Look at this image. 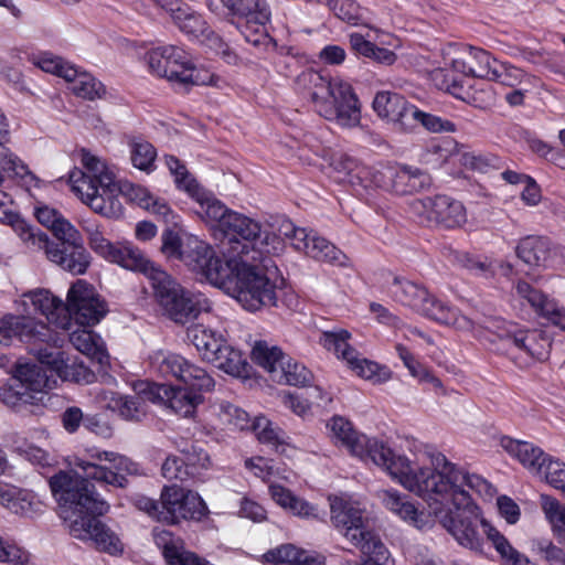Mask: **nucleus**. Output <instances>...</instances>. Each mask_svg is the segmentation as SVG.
I'll list each match as a JSON object with an SVG mask.
<instances>
[{
  "label": "nucleus",
  "mask_w": 565,
  "mask_h": 565,
  "mask_svg": "<svg viewBox=\"0 0 565 565\" xmlns=\"http://www.w3.org/2000/svg\"><path fill=\"white\" fill-rule=\"evenodd\" d=\"M68 466L70 470L52 476L49 484L70 534L83 542H92L99 552L121 555L124 543L119 535L96 519L109 510V504L89 480L125 488L128 482L125 475L135 473L136 463L118 452L92 447L83 455L70 457Z\"/></svg>",
  "instance_id": "1"
},
{
  "label": "nucleus",
  "mask_w": 565,
  "mask_h": 565,
  "mask_svg": "<svg viewBox=\"0 0 565 565\" xmlns=\"http://www.w3.org/2000/svg\"><path fill=\"white\" fill-rule=\"evenodd\" d=\"M469 490L484 500H491L495 494L494 487L483 477L455 463L445 489L446 495H443L440 503H435L436 524L463 548L482 553V534L490 542L489 530L497 529L484 519Z\"/></svg>",
  "instance_id": "2"
},
{
  "label": "nucleus",
  "mask_w": 565,
  "mask_h": 565,
  "mask_svg": "<svg viewBox=\"0 0 565 565\" xmlns=\"http://www.w3.org/2000/svg\"><path fill=\"white\" fill-rule=\"evenodd\" d=\"M425 458L420 468L409 472L413 478L411 487L398 484L422 498L426 508L409 494L394 488L381 489L376 492L381 504L390 513L422 532L431 531L436 525L435 503H440L443 495H446L445 489L455 465L443 452H431Z\"/></svg>",
  "instance_id": "3"
},
{
  "label": "nucleus",
  "mask_w": 565,
  "mask_h": 565,
  "mask_svg": "<svg viewBox=\"0 0 565 565\" xmlns=\"http://www.w3.org/2000/svg\"><path fill=\"white\" fill-rule=\"evenodd\" d=\"M271 256H256L254 250L250 257L230 258L227 263L218 257L206 281L231 295L247 311L276 307L284 278Z\"/></svg>",
  "instance_id": "4"
},
{
  "label": "nucleus",
  "mask_w": 565,
  "mask_h": 565,
  "mask_svg": "<svg viewBox=\"0 0 565 565\" xmlns=\"http://www.w3.org/2000/svg\"><path fill=\"white\" fill-rule=\"evenodd\" d=\"M18 310L23 316L6 315L0 319V344L9 345L13 339L20 341H54L45 323L31 316L40 313L55 327L70 330V316L65 313V302L50 290L36 288L23 292L15 300Z\"/></svg>",
  "instance_id": "5"
},
{
  "label": "nucleus",
  "mask_w": 565,
  "mask_h": 565,
  "mask_svg": "<svg viewBox=\"0 0 565 565\" xmlns=\"http://www.w3.org/2000/svg\"><path fill=\"white\" fill-rule=\"evenodd\" d=\"M81 170L70 173L72 191L94 212L114 217L120 213L119 191L115 167L87 149L78 152Z\"/></svg>",
  "instance_id": "6"
},
{
  "label": "nucleus",
  "mask_w": 565,
  "mask_h": 565,
  "mask_svg": "<svg viewBox=\"0 0 565 565\" xmlns=\"http://www.w3.org/2000/svg\"><path fill=\"white\" fill-rule=\"evenodd\" d=\"M297 89L310 97L316 111L341 127H356L361 120L358 97L352 86L340 78H327L308 70L296 78Z\"/></svg>",
  "instance_id": "7"
},
{
  "label": "nucleus",
  "mask_w": 565,
  "mask_h": 565,
  "mask_svg": "<svg viewBox=\"0 0 565 565\" xmlns=\"http://www.w3.org/2000/svg\"><path fill=\"white\" fill-rule=\"evenodd\" d=\"M218 234L221 243L217 256L223 263H227L230 258L250 257L254 250L256 256L280 255L285 250L279 233L263 232L257 221L235 211L227 214V220L222 223Z\"/></svg>",
  "instance_id": "8"
},
{
  "label": "nucleus",
  "mask_w": 565,
  "mask_h": 565,
  "mask_svg": "<svg viewBox=\"0 0 565 565\" xmlns=\"http://www.w3.org/2000/svg\"><path fill=\"white\" fill-rule=\"evenodd\" d=\"M392 298L413 311L457 331L473 329V321L457 307L431 295L424 286L395 277L388 287Z\"/></svg>",
  "instance_id": "9"
},
{
  "label": "nucleus",
  "mask_w": 565,
  "mask_h": 565,
  "mask_svg": "<svg viewBox=\"0 0 565 565\" xmlns=\"http://www.w3.org/2000/svg\"><path fill=\"white\" fill-rule=\"evenodd\" d=\"M150 286L163 313L177 324L184 326L202 313H212L214 302L202 292L185 290L170 275L152 271Z\"/></svg>",
  "instance_id": "10"
},
{
  "label": "nucleus",
  "mask_w": 565,
  "mask_h": 565,
  "mask_svg": "<svg viewBox=\"0 0 565 565\" xmlns=\"http://www.w3.org/2000/svg\"><path fill=\"white\" fill-rule=\"evenodd\" d=\"M146 63L151 74L167 79L172 85H210L221 87L223 81L209 70L196 67L190 55L175 45L154 47L146 53Z\"/></svg>",
  "instance_id": "11"
},
{
  "label": "nucleus",
  "mask_w": 565,
  "mask_h": 565,
  "mask_svg": "<svg viewBox=\"0 0 565 565\" xmlns=\"http://www.w3.org/2000/svg\"><path fill=\"white\" fill-rule=\"evenodd\" d=\"M328 502L332 525L351 544L359 547L363 556L376 554L380 558L383 557L385 545L369 530V518L361 503L344 494L329 495Z\"/></svg>",
  "instance_id": "12"
},
{
  "label": "nucleus",
  "mask_w": 565,
  "mask_h": 565,
  "mask_svg": "<svg viewBox=\"0 0 565 565\" xmlns=\"http://www.w3.org/2000/svg\"><path fill=\"white\" fill-rule=\"evenodd\" d=\"M411 450H415L414 458L395 451L383 440L376 437L364 435L360 437V444L354 449L353 456L363 461H371L382 468L393 481L411 487L413 481L411 471L420 468L424 465L425 456L439 450L424 447L416 440L411 441Z\"/></svg>",
  "instance_id": "13"
},
{
  "label": "nucleus",
  "mask_w": 565,
  "mask_h": 565,
  "mask_svg": "<svg viewBox=\"0 0 565 565\" xmlns=\"http://www.w3.org/2000/svg\"><path fill=\"white\" fill-rule=\"evenodd\" d=\"M134 503L140 511L168 524L188 520L200 521L209 512L199 493L175 484L163 487L159 502L145 495H137Z\"/></svg>",
  "instance_id": "14"
},
{
  "label": "nucleus",
  "mask_w": 565,
  "mask_h": 565,
  "mask_svg": "<svg viewBox=\"0 0 565 565\" xmlns=\"http://www.w3.org/2000/svg\"><path fill=\"white\" fill-rule=\"evenodd\" d=\"M186 338L202 361L234 376L245 372L246 361L242 352L232 347L222 332L203 323H194L186 329Z\"/></svg>",
  "instance_id": "15"
},
{
  "label": "nucleus",
  "mask_w": 565,
  "mask_h": 565,
  "mask_svg": "<svg viewBox=\"0 0 565 565\" xmlns=\"http://www.w3.org/2000/svg\"><path fill=\"white\" fill-rule=\"evenodd\" d=\"M207 6L215 13L227 10L248 43L259 46L267 42L270 13L264 0H207Z\"/></svg>",
  "instance_id": "16"
},
{
  "label": "nucleus",
  "mask_w": 565,
  "mask_h": 565,
  "mask_svg": "<svg viewBox=\"0 0 565 565\" xmlns=\"http://www.w3.org/2000/svg\"><path fill=\"white\" fill-rule=\"evenodd\" d=\"M161 239V250L164 255L180 259L200 279L207 280L209 271L213 269L218 258L212 246L192 235L181 239L172 231H166Z\"/></svg>",
  "instance_id": "17"
},
{
  "label": "nucleus",
  "mask_w": 565,
  "mask_h": 565,
  "mask_svg": "<svg viewBox=\"0 0 565 565\" xmlns=\"http://www.w3.org/2000/svg\"><path fill=\"white\" fill-rule=\"evenodd\" d=\"M149 362L153 371L182 382L192 391L210 392L214 388V379L205 369L178 353L158 350L149 356Z\"/></svg>",
  "instance_id": "18"
},
{
  "label": "nucleus",
  "mask_w": 565,
  "mask_h": 565,
  "mask_svg": "<svg viewBox=\"0 0 565 565\" xmlns=\"http://www.w3.org/2000/svg\"><path fill=\"white\" fill-rule=\"evenodd\" d=\"M154 2L170 14L173 23L181 32L224 55H230L227 45L210 29L203 17L191 6L182 0H154Z\"/></svg>",
  "instance_id": "19"
},
{
  "label": "nucleus",
  "mask_w": 565,
  "mask_h": 565,
  "mask_svg": "<svg viewBox=\"0 0 565 565\" xmlns=\"http://www.w3.org/2000/svg\"><path fill=\"white\" fill-rule=\"evenodd\" d=\"M278 233L282 239H289L296 250L303 252L313 259L337 266L348 265V257L315 231L297 227L291 221L284 220L278 227Z\"/></svg>",
  "instance_id": "20"
},
{
  "label": "nucleus",
  "mask_w": 565,
  "mask_h": 565,
  "mask_svg": "<svg viewBox=\"0 0 565 565\" xmlns=\"http://www.w3.org/2000/svg\"><path fill=\"white\" fill-rule=\"evenodd\" d=\"M106 302L95 288L85 280H76L70 288L65 302V313L70 316V328L74 320L86 327L98 323L107 313Z\"/></svg>",
  "instance_id": "21"
},
{
  "label": "nucleus",
  "mask_w": 565,
  "mask_h": 565,
  "mask_svg": "<svg viewBox=\"0 0 565 565\" xmlns=\"http://www.w3.org/2000/svg\"><path fill=\"white\" fill-rule=\"evenodd\" d=\"M33 233L34 243L32 245L25 243L26 249L30 252H43L50 262L57 264L64 270L74 275H82L87 270L90 264V256L82 243L70 244L68 246L72 248L68 250L66 247H60L58 244L51 241L47 234L38 227Z\"/></svg>",
  "instance_id": "22"
},
{
  "label": "nucleus",
  "mask_w": 565,
  "mask_h": 565,
  "mask_svg": "<svg viewBox=\"0 0 565 565\" xmlns=\"http://www.w3.org/2000/svg\"><path fill=\"white\" fill-rule=\"evenodd\" d=\"M412 211L427 221L445 228L460 227L467 222L463 204L447 195L425 196L411 203Z\"/></svg>",
  "instance_id": "23"
},
{
  "label": "nucleus",
  "mask_w": 565,
  "mask_h": 565,
  "mask_svg": "<svg viewBox=\"0 0 565 565\" xmlns=\"http://www.w3.org/2000/svg\"><path fill=\"white\" fill-rule=\"evenodd\" d=\"M445 67L463 76L488 79L494 57L487 51L473 46L449 44L443 50Z\"/></svg>",
  "instance_id": "24"
},
{
  "label": "nucleus",
  "mask_w": 565,
  "mask_h": 565,
  "mask_svg": "<svg viewBox=\"0 0 565 565\" xmlns=\"http://www.w3.org/2000/svg\"><path fill=\"white\" fill-rule=\"evenodd\" d=\"M475 338L489 343L492 349L501 354L513 355L522 353L523 345L516 339L523 338L526 329H520L509 323L499 324L498 321H487L484 324H476L473 329L468 330Z\"/></svg>",
  "instance_id": "25"
},
{
  "label": "nucleus",
  "mask_w": 565,
  "mask_h": 565,
  "mask_svg": "<svg viewBox=\"0 0 565 565\" xmlns=\"http://www.w3.org/2000/svg\"><path fill=\"white\" fill-rule=\"evenodd\" d=\"M39 362L46 365L61 380L77 384H89L95 380V373L84 365L77 356L53 349H39L36 351Z\"/></svg>",
  "instance_id": "26"
},
{
  "label": "nucleus",
  "mask_w": 565,
  "mask_h": 565,
  "mask_svg": "<svg viewBox=\"0 0 565 565\" xmlns=\"http://www.w3.org/2000/svg\"><path fill=\"white\" fill-rule=\"evenodd\" d=\"M413 106L403 96L392 92H380L373 100V108L379 117L385 119L394 129L404 132L413 116Z\"/></svg>",
  "instance_id": "27"
},
{
  "label": "nucleus",
  "mask_w": 565,
  "mask_h": 565,
  "mask_svg": "<svg viewBox=\"0 0 565 565\" xmlns=\"http://www.w3.org/2000/svg\"><path fill=\"white\" fill-rule=\"evenodd\" d=\"M186 193L199 204L196 214L209 225H211L216 235L222 228V223L227 220V214L233 211L230 210L223 202H221L212 192L200 186L199 183H189Z\"/></svg>",
  "instance_id": "28"
},
{
  "label": "nucleus",
  "mask_w": 565,
  "mask_h": 565,
  "mask_svg": "<svg viewBox=\"0 0 565 565\" xmlns=\"http://www.w3.org/2000/svg\"><path fill=\"white\" fill-rule=\"evenodd\" d=\"M154 401H161L168 408L182 417H193L199 405L203 403L200 393L185 387L153 385Z\"/></svg>",
  "instance_id": "29"
},
{
  "label": "nucleus",
  "mask_w": 565,
  "mask_h": 565,
  "mask_svg": "<svg viewBox=\"0 0 565 565\" xmlns=\"http://www.w3.org/2000/svg\"><path fill=\"white\" fill-rule=\"evenodd\" d=\"M10 138L9 122L0 109V170L11 178H18L25 183L38 182L29 168L6 146Z\"/></svg>",
  "instance_id": "30"
},
{
  "label": "nucleus",
  "mask_w": 565,
  "mask_h": 565,
  "mask_svg": "<svg viewBox=\"0 0 565 565\" xmlns=\"http://www.w3.org/2000/svg\"><path fill=\"white\" fill-rule=\"evenodd\" d=\"M105 259L126 269L140 271L148 277L149 281L152 279V271L160 270L141 250L128 243L114 244Z\"/></svg>",
  "instance_id": "31"
},
{
  "label": "nucleus",
  "mask_w": 565,
  "mask_h": 565,
  "mask_svg": "<svg viewBox=\"0 0 565 565\" xmlns=\"http://www.w3.org/2000/svg\"><path fill=\"white\" fill-rule=\"evenodd\" d=\"M140 393L141 395L137 396L113 395L108 406L124 419L139 422L147 414L146 402H156L153 385L146 384V388H142Z\"/></svg>",
  "instance_id": "32"
},
{
  "label": "nucleus",
  "mask_w": 565,
  "mask_h": 565,
  "mask_svg": "<svg viewBox=\"0 0 565 565\" xmlns=\"http://www.w3.org/2000/svg\"><path fill=\"white\" fill-rule=\"evenodd\" d=\"M19 364L15 369L14 376L21 382L22 387L36 397L43 396L44 392L55 386L56 381L51 379L44 370V364Z\"/></svg>",
  "instance_id": "33"
},
{
  "label": "nucleus",
  "mask_w": 565,
  "mask_h": 565,
  "mask_svg": "<svg viewBox=\"0 0 565 565\" xmlns=\"http://www.w3.org/2000/svg\"><path fill=\"white\" fill-rule=\"evenodd\" d=\"M503 448L533 475H542L547 460L544 451L527 441L504 439Z\"/></svg>",
  "instance_id": "34"
},
{
  "label": "nucleus",
  "mask_w": 565,
  "mask_h": 565,
  "mask_svg": "<svg viewBox=\"0 0 565 565\" xmlns=\"http://www.w3.org/2000/svg\"><path fill=\"white\" fill-rule=\"evenodd\" d=\"M515 253L529 266L546 267L552 257V245L545 237L530 235L520 239Z\"/></svg>",
  "instance_id": "35"
},
{
  "label": "nucleus",
  "mask_w": 565,
  "mask_h": 565,
  "mask_svg": "<svg viewBox=\"0 0 565 565\" xmlns=\"http://www.w3.org/2000/svg\"><path fill=\"white\" fill-rule=\"evenodd\" d=\"M271 499L284 510L303 519H317L318 509L308 501L295 495L289 489L271 482L269 484Z\"/></svg>",
  "instance_id": "36"
},
{
  "label": "nucleus",
  "mask_w": 565,
  "mask_h": 565,
  "mask_svg": "<svg viewBox=\"0 0 565 565\" xmlns=\"http://www.w3.org/2000/svg\"><path fill=\"white\" fill-rule=\"evenodd\" d=\"M351 338L352 334L350 331L334 327L332 329L321 331L318 342L326 351L334 354L338 360L347 363L356 351V349L349 342Z\"/></svg>",
  "instance_id": "37"
},
{
  "label": "nucleus",
  "mask_w": 565,
  "mask_h": 565,
  "mask_svg": "<svg viewBox=\"0 0 565 565\" xmlns=\"http://www.w3.org/2000/svg\"><path fill=\"white\" fill-rule=\"evenodd\" d=\"M249 428L262 444L269 446L278 454L288 455L290 446L287 443L285 431L275 426L268 418L263 416L256 417Z\"/></svg>",
  "instance_id": "38"
},
{
  "label": "nucleus",
  "mask_w": 565,
  "mask_h": 565,
  "mask_svg": "<svg viewBox=\"0 0 565 565\" xmlns=\"http://www.w3.org/2000/svg\"><path fill=\"white\" fill-rule=\"evenodd\" d=\"M73 347L83 354L96 360L99 364L108 362V353L100 337L87 329H76L70 334Z\"/></svg>",
  "instance_id": "39"
},
{
  "label": "nucleus",
  "mask_w": 565,
  "mask_h": 565,
  "mask_svg": "<svg viewBox=\"0 0 565 565\" xmlns=\"http://www.w3.org/2000/svg\"><path fill=\"white\" fill-rule=\"evenodd\" d=\"M345 364L356 376L373 384H383L392 379V371L387 366L363 358L358 351Z\"/></svg>",
  "instance_id": "40"
},
{
  "label": "nucleus",
  "mask_w": 565,
  "mask_h": 565,
  "mask_svg": "<svg viewBox=\"0 0 565 565\" xmlns=\"http://www.w3.org/2000/svg\"><path fill=\"white\" fill-rule=\"evenodd\" d=\"M210 414L215 417L217 423L233 429H249L250 419L248 414L226 401H216L210 405Z\"/></svg>",
  "instance_id": "41"
},
{
  "label": "nucleus",
  "mask_w": 565,
  "mask_h": 565,
  "mask_svg": "<svg viewBox=\"0 0 565 565\" xmlns=\"http://www.w3.org/2000/svg\"><path fill=\"white\" fill-rule=\"evenodd\" d=\"M390 181V191L403 195L415 192L423 188L426 177L419 170L406 167H393L387 171Z\"/></svg>",
  "instance_id": "42"
},
{
  "label": "nucleus",
  "mask_w": 565,
  "mask_h": 565,
  "mask_svg": "<svg viewBox=\"0 0 565 565\" xmlns=\"http://www.w3.org/2000/svg\"><path fill=\"white\" fill-rule=\"evenodd\" d=\"M11 203L12 201L10 196L0 191V222L9 224L23 245L25 243H30L32 245L34 243L33 232L36 227L29 224L18 214L13 213L10 207Z\"/></svg>",
  "instance_id": "43"
},
{
  "label": "nucleus",
  "mask_w": 565,
  "mask_h": 565,
  "mask_svg": "<svg viewBox=\"0 0 565 565\" xmlns=\"http://www.w3.org/2000/svg\"><path fill=\"white\" fill-rule=\"evenodd\" d=\"M488 81L509 87L532 86L534 77L508 62H500L495 58Z\"/></svg>",
  "instance_id": "44"
},
{
  "label": "nucleus",
  "mask_w": 565,
  "mask_h": 565,
  "mask_svg": "<svg viewBox=\"0 0 565 565\" xmlns=\"http://www.w3.org/2000/svg\"><path fill=\"white\" fill-rule=\"evenodd\" d=\"M131 191L132 199L136 200L141 207L162 218L166 223L177 225V215L166 200L154 196L147 189L141 186H132Z\"/></svg>",
  "instance_id": "45"
},
{
  "label": "nucleus",
  "mask_w": 565,
  "mask_h": 565,
  "mask_svg": "<svg viewBox=\"0 0 565 565\" xmlns=\"http://www.w3.org/2000/svg\"><path fill=\"white\" fill-rule=\"evenodd\" d=\"M250 356L257 365L270 374L273 381L279 366L285 364L286 360V355L278 347H270L265 341H258L254 344Z\"/></svg>",
  "instance_id": "46"
},
{
  "label": "nucleus",
  "mask_w": 565,
  "mask_h": 565,
  "mask_svg": "<svg viewBox=\"0 0 565 565\" xmlns=\"http://www.w3.org/2000/svg\"><path fill=\"white\" fill-rule=\"evenodd\" d=\"M0 401L8 407L21 411L28 405L36 404L41 401V397H36L25 391L22 387L21 382H19L13 375L8 383L0 386Z\"/></svg>",
  "instance_id": "47"
},
{
  "label": "nucleus",
  "mask_w": 565,
  "mask_h": 565,
  "mask_svg": "<svg viewBox=\"0 0 565 565\" xmlns=\"http://www.w3.org/2000/svg\"><path fill=\"white\" fill-rule=\"evenodd\" d=\"M327 427L330 430V436L337 445L345 447L351 455H353L355 447L360 444V437L364 434L356 431L352 424L340 416L332 417Z\"/></svg>",
  "instance_id": "48"
},
{
  "label": "nucleus",
  "mask_w": 565,
  "mask_h": 565,
  "mask_svg": "<svg viewBox=\"0 0 565 565\" xmlns=\"http://www.w3.org/2000/svg\"><path fill=\"white\" fill-rule=\"evenodd\" d=\"M71 84V90L78 97L95 100L103 98L106 94L105 86L93 75L75 68V75L66 79Z\"/></svg>",
  "instance_id": "49"
},
{
  "label": "nucleus",
  "mask_w": 565,
  "mask_h": 565,
  "mask_svg": "<svg viewBox=\"0 0 565 565\" xmlns=\"http://www.w3.org/2000/svg\"><path fill=\"white\" fill-rule=\"evenodd\" d=\"M541 508L559 543H565V507L555 498L541 494Z\"/></svg>",
  "instance_id": "50"
},
{
  "label": "nucleus",
  "mask_w": 565,
  "mask_h": 565,
  "mask_svg": "<svg viewBox=\"0 0 565 565\" xmlns=\"http://www.w3.org/2000/svg\"><path fill=\"white\" fill-rule=\"evenodd\" d=\"M411 111L413 113V116H411V119L408 120V126L406 127L405 132L414 131L418 125H422L426 130L435 134L456 131V126L454 122L433 114L425 113L417 108L415 105Z\"/></svg>",
  "instance_id": "51"
},
{
  "label": "nucleus",
  "mask_w": 565,
  "mask_h": 565,
  "mask_svg": "<svg viewBox=\"0 0 565 565\" xmlns=\"http://www.w3.org/2000/svg\"><path fill=\"white\" fill-rule=\"evenodd\" d=\"M461 146L451 138L437 139L429 143L425 152V161L440 167L452 158H459Z\"/></svg>",
  "instance_id": "52"
},
{
  "label": "nucleus",
  "mask_w": 565,
  "mask_h": 565,
  "mask_svg": "<svg viewBox=\"0 0 565 565\" xmlns=\"http://www.w3.org/2000/svg\"><path fill=\"white\" fill-rule=\"evenodd\" d=\"M490 531V542L500 556L502 565H536L530 558L514 548L499 530Z\"/></svg>",
  "instance_id": "53"
},
{
  "label": "nucleus",
  "mask_w": 565,
  "mask_h": 565,
  "mask_svg": "<svg viewBox=\"0 0 565 565\" xmlns=\"http://www.w3.org/2000/svg\"><path fill=\"white\" fill-rule=\"evenodd\" d=\"M311 372L302 364L292 361L286 355L285 364L274 375V381L295 386H303L310 383Z\"/></svg>",
  "instance_id": "54"
},
{
  "label": "nucleus",
  "mask_w": 565,
  "mask_h": 565,
  "mask_svg": "<svg viewBox=\"0 0 565 565\" xmlns=\"http://www.w3.org/2000/svg\"><path fill=\"white\" fill-rule=\"evenodd\" d=\"M44 502L35 493L17 488L10 504L9 511L22 516L32 518L44 510Z\"/></svg>",
  "instance_id": "55"
},
{
  "label": "nucleus",
  "mask_w": 565,
  "mask_h": 565,
  "mask_svg": "<svg viewBox=\"0 0 565 565\" xmlns=\"http://www.w3.org/2000/svg\"><path fill=\"white\" fill-rule=\"evenodd\" d=\"M130 161L141 171L149 172L153 168L157 157L154 147L145 139L132 138L129 141Z\"/></svg>",
  "instance_id": "56"
},
{
  "label": "nucleus",
  "mask_w": 565,
  "mask_h": 565,
  "mask_svg": "<svg viewBox=\"0 0 565 565\" xmlns=\"http://www.w3.org/2000/svg\"><path fill=\"white\" fill-rule=\"evenodd\" d=\"M523 338L516 339L523 348L522 353L536 359L544 360L548 355L550 340L539 330H527L525 334H521Z\"/></svg>",
  "instance_id": "57"
},
{
  "label": "nucleus",
  "mask_w": 565,
  "mask_h": 565,
  "mask_svg": "<svg viewBox=\"0 0 565 565\" xmlns=\"http://www.w3.org/2000/svg\"><path fill=\"white\" fill-rule=\"evenodd\" d=\"M359 162L344 153H333L330 158V175L338 182L352 184Z\"/></svg>",
  "instance_id": "58"
},
{
  "label": "nucleus",
  "mask_w": 565,
  "mask_h": 565,
  "mask_svg": "<svg viewBox=\"0 0 565 565\" xmlns=\"http://www.w3.org/2000/svg\"><path fill=\"white\" fill-rule=\"evenodd\" d=\"M182 458L190 478L201 475L202 471L207 470L211 466L207 452L195 446L182 450Z\"/></svg>",
  "instance_id": "59"
},
{
  "label": "nucleus",
  "mask_w": 565,
  "mask_h": 565,
  "mask_svg": "<svg viewBox=\"0 0 565 565\" xmlns=\"http://www.w3.org/2000/svg\"><path fill=\"white\" fill-rule=\"evenodd\" d=\"M153 539L156 545L162 550V554L168 564L184 550L183 542L179 537H174L171 532L166 530H154Z\"/></svg>",
  "instance_id": "60"
},
{
  "label": "nucleus",
  "mask_w": 565,
  "mask_h": 565,
  "mask_svg": "<svg viewBox=\"0 0 565 565\" xmlns=\"http://www.w3.org/2000/svg\"><path fill=\"white\" fill-rule=\"evenodd\" d=\"M245 467L252 471L257 478H260L262 480L269 482V484L273 481V478L275 477H281L284 480L288 481L289 476L281 475L278 468H275L271 465V461L264 458V457H255L249 458L245 460Z\"/></svg>",
  "instance_id": "61"
},
{
  "label": "nucleus",
  "mask_w": 565,
  "mask_h": 565,
  "mask_svg": "<svg viewBox=\"0 0 565 565\" xmlns=\"http://www.w3.org/2000/svg\"><path fill=\"white\" fill-rule=\"evenodd\" d=\"M327 6L333 14L350 24H356L361 19V8L354 0H328Z\"/></svg>",
  "instance_id": "62"
},
{
  "label": "nucleus",
  "mask_w": 565,
  "mask_h": 565,
  "mask_svg": "<svg viewBox=\"0 0 565 565\" xmlns=\"http://www.w3.org/2000/svg\"><path fill=\"white\" fill-rule=\"evenodd\" d=\"M36 65L44 72L63 77L65 81L75 75V67L58 56L43 54L39 57Z\"/></svg>",
  "instance_id": "63"
},
{
  "label": "nucleus",
  "mask_w": 565,
  "mask_h": 565,
  "mask_svg": "<svg viewBox=\"0 0 565 565\" xmlns=\"http://www.w3.org/2000/svg\"><path fill=\"white\" fill-rule=\"evenodd\" d=\"M539 476L544 477L547 483L565 493V463L547 457L543 473Z\"/></svg>",
  "instance_id": "64"
}]
</instances>
